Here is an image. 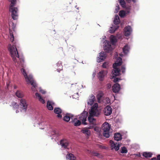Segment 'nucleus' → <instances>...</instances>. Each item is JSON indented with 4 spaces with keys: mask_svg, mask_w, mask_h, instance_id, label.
<instances>
[{
    "mask_svg": "<svg viewBox=\"0 0 160 160\" xmlns=\"http://www.w3.org/2000/svg\"><path fill=\"white\" fill-rule=\"evenodd\" d=\"M119 14L121 17H123L125 16V13L124 11H120L119 12Z\"/></svg>",
    "mask_w": 160,
    "mask_h": 160,
    "instance_id": "obj_34",
    "label": "nucleus"
},
{
    "mask_svg": "<svg viewBox=\"0 0 160 160\" xmlns=\"http://www.w3.org/2000/svg\"><path fill=\"white\" fill-rule=\"evenodd\" d=\"M107 62H105L102 65V67L103 68H106L107 67Z\"/></svg>",
    "mask_w": 160,
    "mask_h": 160,
    "instance_id": "obj_44",
    "label": "nucleus"
},
{
    "mask_svg": "<svg viewBox=\"0 0 160 160\" xmlns=\"http://www.w3.org/2000/svg\"><path fill=\"white\" fill-rule=\"evenodd\" d=\"M20 108L23 110L24 111L26 112L27 108V104L26 103V101L24 99H21L20 102Z\"/></svg>",
    "mask_w": 160,
    "mask_h": 160,
    "instance_id": "obj_6",
    "label": "nucleus"
},
{
    "mask_svg": "<svg viewBox=\"0 0 160 160\" xmlns=\"http://www.w3.org/2000/svg\"><path fill=\"white\" fill-rule=\"evenodd\" d=\"M111 29L109 30V32L111 33V31H113L114 29H113V28L112 27H111Z\"/></svg>",
    "mask_w": 160,
    "mask_h": 160,
    "instance_id": "obj_52",
    "label": "nucleus"
},
{
    "mask_svg": "<svg viewBox=\"0 0 160 160\" xmlns=\"http://www.w3.org/2000/svg\"><path fill=\"white\" fill-rule=\"evenodd\" d=\"M10 36L11 37V40L12 42L14 40V37L12 33L10 31Z\"/></svg>",
    "mask_w": 160,
    "mask_h": 160,
    "instance_id": "obj_37",
    "label": "nucleus"
},
{
    "mask_svg": "<svg viewBox=\"0 0 160 160\" xmlns=\"http://www.w3.org/2000/svg\"><path fill=\"white\" fill-rule=\"evenodd\" d=\"M12 105L14 108H17L18 107V105L17 104L16 102H12Z\"/></svg>",
    "mask_w": 160,
    "mask_h": 160,
    "instance_id": "obj_38",
    "label": "nucleus"
},
{
    "mask_svg": "<svg viewBox=\"0 0 160 160\" xmlns=\"http://www.w3.org/2000/svg\"><path fill=\"white\" fill-rule=\"evenodd\" d=\"M95 100V98L94 96L93 95H91L90 98L89 99L88 102V105L91 106L92 105Z\"/></svg>",
    "mask_w": 160,
    "mask_h": 160,
    "instance_id": "obj_19",
    "label": "nucleus"
},
{
    "mask_svg": "<svg viewBox=\"0 0 160 160\" xmlns=\"http://www.w3.org/2000/svg\"><path fill=\"white\" fill-rule=\"evenodd\" d=\"M88 120L89 123L93 125L95 124L96 119H94L93 116H89L88 118Z\"/></svg>",
    "mask_w": 160,
    "mask_h": 160,
    "instance_id": "obj_20",
    "label": "nucleus"
},
{
    "mask_svg": "<svg viewBox=\"0 0 160 160\" xmlns=\"http://www.w3.org/2000/svg\"><path fill=\"white\" fill-rule=\"evenodd\" d=\"M119 1L121 6L123 8H125L126 10H127V11L128 13H129L130 12V7H127L126 5L125 2L124 0H119Z\"/></svg>",
    "mask_w": 160,
    "mask_h": 160,
    "instance_id": "obj_15",
    "label": "nucleus"
},
{
    "mask_svg": "<svg viewBox=\"0 0 160 160\" xmlns=\"http://www.w3.org/2000/svg\"><path fill=\"white\" fill-rule=\"evenodd\" d=\"M21 71L24 76L27 83H30L31 85L34 88H35L37 86V85L33 80L32 76L31 75L28 76L25 70L23 68H22L21 69Z\"/></svg>",
    "mask_w": 160,
    "mask_h": 160,
    "instance_id": "obj_5",
    "label": "nucleus"
},
{
    "mask_svg": "<svg viewBox=\"0 0 160 160\" xmlns=\"http://www.w3.org/2000/svg\"><path fill=\"white\" fill-rule=\"evenodd\" d=\"M11 24V25H12L11 27L12 29H13V30L14 31L15 28V26L14 25V24L13 23H12Z\"/></svg>",
    "mask_w": 160,
    "mask_h": 160,
    "instance_id": "obj_43",
    "label": "nucleus"
},
{
    "mask_svg": "<svg viewBox=\"0 0 160 160\" xmlns=\"http://www.w3.org/2000/svg\"><path fill=\"white\" fill-rule=\"evenodd\" d=\"M107 85L108 86V88H110V87H111V85H110V84H108Z\"/></svg>",
    "mask_w": 160,
    "mask_h": 160,
    "instance_id": "obj_53",
    "label": "nucleus"
},
{
    "mask_svg": "<svg viewBox=\"0 0 160 160\" xmlns=\"http://www.w3.org/2000/svg\"><path fill=\"white\" fill-rule=\"evenodd\" d=\"M102 97V96H101V95H98L97 96V99H98V102H99V101H100V99H101V97Z\"/></svg>",
    "mask_w": 160,
    "mask_h": 160,
    "instance_id": "obj_45",
    "label": "nucleus"
},
{
    "mask_svg": "<svg viewBox=\"0 0 160 160\" xmlns=\"http://www.w3.org/2000/svg\"><path fill=\"white\" fill-rule=\"evenodd\" d=\"M102 128L103 132H109L110 126L108 122H105L102 125Z\"/></svg>",
    "mask_w": 160,
    "mask_h": 160,
    "instance_id": "obj_13",
    "label": "nucleus"
},
{
    "mask_svg": "<svg viewBox=\"0 0 160 160\" xmlns=\"http://www.w3.org/2000/svg\"><path fill=\"white\" fill-rule=\"evenodd\" d=\"M117 16H118V15H116V18H117Z\"/></svg>",
    "mask_w": 160,
    "mask_h": 160,
    "instance_id": "obj_57",
    "label": "nucleus"
},
{
    "mask_svg": "<svg viewBox=\"0 0 160 160\" xmlns=\"http://www.w3.org/2000/svg\"><path fill=\"white\" fill-rule=\"evenodd\" d=\"M66 158L68 160H76L75 157L72 153H69L68 154Z\"/></svg>",
    "mask_w": 160,
    "mask_h": 160,
    "instance_id": "obj_21",
    "label": "nucleus"
},
{
    "mask_svg": "<svg viewBox=\"0 0 160 160\" xmlns=\"http://www.w3.org/2000/svg\"><path fill=\"white\" fill-rule=\"evenodd\" d=\"M71 118V116L70 115V114L69 113H67L63 117V120L65 121L68 122L70 120Z\"/></svg>",
    "mask_w": 160,
    "mask_h": 160,
    "instance_id": "obj_23",
    "label": "nucleus"
},
{
    "mask_svg": "<svg viewBox=\"0 0 160 160\" xmlns=\"http://www.w3.org/2000/svg\"><path fill=\"white\" fill-rule=\"evenodd\" d=\"M152 154L150 152H144L143 153V156L146 158H151L152 156Z\"/></svg>",
    "mask_w": 160,
    "mask_h": 160,
    "instance_id": "obj_27",
    "label": "nucleus"
},
{
    "mask_svg": "<svg viewBox=\"0 0 160 160\" xmlns=\"http://www.w3.org/2000/svg\"><path fill=\"white\" fill-rule=\"evenodd\" d=\"M117 62H115L113 65V69L112 72V78H114L116 76H118L120 74V70L117 67L120 66L122 63V60L121 58L120 57L118 58Z\"/></svg>",
    "mask_w": 160,
    "mask_h": 160,
    "instance_id": "obj_4",
    "label": "nucleus"
},
{
    "mask_svg": "<svg viewBox=\"0 0 160 160\" xmlns=\"http://www.w3.org/2000/svg\"><path fill=\"white\" fill-rule=\"evenodd\" d=\"M109 132H103V136L106 138H108L109 137Z\"/></svg>",
    "mask_w": 160,
    "mask_h": 160,
    "instance_id": "obj_35",
    "label": "nucleus"
},
{
    "mask_svg": "<svg viewBox=\"0 0 160 160\" xmlns=\"http://www.w3.org/2000/svg\"><path fill=\"white\" fill-rule=\"evenodd\" d=\"M112 111L111 107L109 106H106L104 110V112L106 116H109L112 113Z\"/></svg>",
    "mask_w": 160,
    "mask_h": 160,
    "instance_id": "obj_9",
    "label": "nucleus"
},
{
    "mask_svg": "<svg viewBox=\"0 0 160 160\" xmlns=\"http://www.w3.org/2000/svg\"><path fill=\"white\" fill-rule=\"evenodd\" d=\"M128 151L126 148L125 147H123L122 148L121 150V153H126Z\"/></svg>",
    "mask_w": 160,
    "mask_h": 160,
    "instance_id": "obj_32",
    "label": "nucleus"
},
{
    "mask_svg": "<svg viewBox=\"0 0 160 160\" xmlns=\"http://www.w3.org/2000/svg\"><path fill=\"white\" fill-rule=\"evenodd\" d=\"M40 92L42 94H44L45 93V92H44V91H41Z\"/></svg>",
    "mask_w": 160,
    "mask_h": 160,
    "instance_id": "obj_54",
    "label": "nucleus"
},
{
    "mask_svg": "<svg viewBox=\"0 0 160 160\" xmlns=\"http://www.w3.org/2000/svg\"><path fill=\"white\" fill-rule=\"evenodd\" d=\"M57 66L58 67H59L60 68H58L57 69L58 70H62V63L61 62H58V63L57 64Z\"/></svg>",
    "mask_w": 160,
    "mask_h": 160,
    "instance_id": "obj_31",
    "label": "nucleus"
},
{
    "mask_svg": "<svg viewBox=\"0 0 160 160\" xmlns=\"http://www.w3.org/2000/svg\"><path fill=\"white\" fill-rule=\"evenodd\" d=\"M88 115V112L87 111H84L79 117V120H78L77 118H75L73 120L74 122V125L75 126H78L80 125L81 124V122L84 125H86L88 123L86 122V119Z\"/></svg>",
    "mask_w": 160,
    "mask_h": 160,
    "instance_id": "obj_2",
    "label": "nucleus"
},
{
    "mask_svg": "<svg viewBox=\"0 0 160 160\" xmlns=\"http://www.w3.org/2000/svg\"><path fill=\"white\" fill-rule=\"evenodd\" d=\"M118 80H119V79L118 78H116L114 79L113 82H117L118 81Z\"/></svg>",
    "mask_w": 160,
    "mask_h": 160,
    "instance_id": "obj_47",
    "label": "nucleus"
},
{
    "mask_svg": "<svg viewBox=\"0 0 160 160\" xmlns=\"http://www.w3.org/2000/svg\"><path fill=\"white\" fill-rule=\"evenodd\" d=\"M97 147L100 148H104V147L100 144H97Z\"/></svg>",
    "mask_w": 160,
    "mask_h": 160,
    "instance_id": "obj_46",
    "label": "nucleus"
},
{
    "mask_svg": "<svg viewBox=\"0 0 160 160\" xmlns=\"http://www.w3.org/2000/svg\"><path fill=\"white\" fill-rule=\"evenodd\" d=\"M104 49L105 51L107 52H110L113 48L111 46V43L108 42L104 47Z\"/></svg>",
    "mask_w": 160,
    "mask_h": 160,
    "instance_id": "obj_7",
    "label": "nucleus"
},
{
    "mask_svg": "<svg viewBox=\"0 0 160 160\" xmlns=\"http://www.w3.org/2000/svg\"><path fill=\"white\" fill-rule=\"evenodd\" d=\"M110 41L111 43H112V44H113V43L115 42L116 39L115 37L113 35H111L110 38Z\"/></svg>",
    "mask_w": 160,
    "mask_h": 160,
    "instance_id": "obj_30",
    "label": "nucleus"
},
{
    "mask_svg": "<svg viewBox=\"0 0 160 160\" xmlns=\"http://www.w3.org/2000/svg\"><path fill=\"white\" fill-rule=\"evenodd\" d=\"M119 10V6L118 5H117L116 6V7L115 12L116 13H117Z\"/></svg>",
    "mask_w": 160,
    "mask_h": 160,
    "instance_id": "obj_42",
    "label": "nucleus"
},
{
    "mask_svg": "<svg viewBox=\"0 0 160 160\" xmlns=\"http://www.w3.org/2000/svg\"><path fill=\"white\" fill-rule=\"evenodd\" d=\"M113 28V31H111V33H113L119 27L118 26H116L115 27H114Z\"/></svg>",
    "mask_w": 160,
    "mask_h": 160,
    "instance_id": "obj_40",
    "label": "nucleus"
},
{
    "mask_svg": "<svg viewBox=\"0 0 160 160\" xmlns=\"http://www.w3.org/2000/svg\"><path fill=\"white\" fill-rule=\"evenodd\" d=\"M118 18H115L114 20V23L116 25L120 23V20L119 17H118Z\"/></svg>",
    "mask_w": 160,
    "mask_h": 160,
    "instance_id": "obj_33",
    "label": "nucleus"
},
{
    "mask_svg": "<svg viewBox=\"0 0 160 160\" xmlns=\"http://www.w3.org/2000/svg\"><path fill=\"white\" fill-rule=\"evenodd\" d=\"M137 155L139 157H140V154H139L138 155V154H137Z\"/></svg>",
    "mask_w": 160,
    "mask_h": 160,
    "instance_id": "obj_56",
    "label": "nucleus"
},
{
    "mask_svg": "<svg viewBox=\"0 0 160 160\" xmlns=\"http://www.w3.org/2000/svg\"><path fill=\"white\" fill-rule=\"evenodd\" d=\"M120 88V85L118 83L114 84L112 87L113 92L115 93L118 92Z\"/></svg>",
    "mask_w": 160,
    "mask_h": 160,
    "instance_id": "obj_17",
    "label": "nucleus"
},
{
    "mask_svg": "<svg viewBox=\"0 0 160 160\" xmlns=\"http://www.w3.org/2000/svg\"><path fill=\"white\" fill-rule=\"evenodd\" d=\"M8 49L10 52L13 60L15 63L16 65L18 66H20L22 67H23L24 60L23 58H19V62H17L16 58H19L18 53L17 49L15 45H11V44L8 45Z\"/></svg>",
    "mask_w": 160,
    "mask_h": 160,
    "instance_id": "obj_1",
    "label": "nucleus"
},
{
    "mask_svg": "<svg viewBox=\"0 0 160 160\" xmlns=\"http://www.w3.org/2000/svg\"><path fill=\"white\" fill-rule=\"evenodd\" d=\"M128 2H129L131 1V0H126ZM132 1H133L134 2H135L136 1V0H132Z\"/></svg>",
    "mask_w": 160,
    "mask_h": 160,
    "instance_id": "obj_51",
    "label": "nucleus"
},
{
    "mask_svg": "<svg viewBox=\"0 0 160 160\" xmlns=\"http://www.w3.org/2000/svg\"><path fill=\"white\" fill-rule=\"evenodd\" d=\"M81 132L87 136L90 135V131L86 128H84L81 131Z\"/></svg>",
    "mask_w": 160,
    "mask_h": 160,
    "instance_id": "obj_24",
    "label": "nucleus"
},
{
    "mask_svg": "<svg viewBox=\"0 0 160 160\" xmlns=\"http://www.w3.org/2000/svg\"><path fill=\"white\" fill-rule=\"evenodd\" d=\"M158 160H160V155H158L157 156Z\"/></svg>",
    "mask_w": 160,
    "mask_h": 160,
    "instance_id": "obj_49",
    "label": "nucleus"
},
{
    "mask_svg": "<svg viewBox=\"0 0 160 160\" xmlns=\"http://www.w3.org/2000/svg\"><path fill=\"white\" fill-rule=\"evenodd\" d=\"M47 107L49 110H52L53 109V108L51 105V102L49 101H48L47 102Z\"/></svg>",
    "mask_w": 160,
    "mask_h": 160,
    "instance_id": "obj_29",
    "label": "nucleus"
},
{
    "mask_svg": "<svg viewBox=\"0 0 160 160\" xmlns=\"http://www.w3.org/2000/svg\"><path fill=\"white\" fill-rule=\"evenodd\" d=\"M113 28V31H111V33H113L119 27L118 26H116L115 27H114Z\"/></svg>",
    "mask_w": 160,
    "mask_h": 160,
    "instance_id": "obj_41",
    "label": "nucleus"
},
{
    "mask_svg": "<svg viewBox=\"0 0 160 160\" xmlns=\"http://www.w3.org/2000/svg\"><path fill=\"white\" fill-rule=\"evenodd\" d=\"M54 112L58 114L57 116L58 118H61L62 116L60 114L62 113V110L59 108H55L54 109Z\"/></svg>",
    "mask_w": 160,
    "mask_h": 160,
    "instance_id": "obj_18",
    "label": "nucleus"
},
{
    "mask_svg": "<svg viewBox=\"0 0 160 160\" xmlns=\"http://www.w3.org/2000/svg\"><path fill=\"white\" fill-rule=\"evenodd\" d=\"M107 57L106 53L104 52H101L99 53V57L97 59V61L98 62H101L104 60Z\"/></svg>",
    "mask_w": 160,
    "mask_h": 160,
    "instance_id": "obj_8",
    "label": "nucleus"
},
{
    "mask_svg": "<svg viewBox=\"0 0 160 160\" xmlns=\"http://www.w3.org/2000/svg\"><path fill=\"white\" fill-rule=\"evenodd\" d=\"M98 111V110H97V108H93V107H92L91 110L89 112V116L93 117L94 116H97L99 114Z\"/></svg>",
    "mask_w": 160,
    "mask_h": 160,
    "instance_id": "obj_14",
    "label": "nucleus"
},
{
    "mask_svg": "<svg viewBox=\"0 0 160 160\" xmlns=\"http://www.w3.org/2000/svg\"><path fill=\"white\" fill-rule=\"evenodd\" d=\"M125 65H122L121 67V69H120L122 73H124L125 71Z\"/></svg>",
    "mask_w": 160,
    "mask_h": 160,
    "instance_id": "obj_36",
    "label": "nucleus"
},
{
    "mask_svg": "<svg viewBox=\"0 0 160 160\" xmlns=\"http://www.w3.org/2000/svg\"><path fill=\"white\" fill-rule=\"evenodd\" d=\"M98 128L97 127H95L94 128V130L95 131H96L97 132H98Z\"/></svg>",
    "mask_w": 160,
    "mask_h": 160,
    "instance_id": "obj_48",
    "label": "nucleus"
},
{
    "mask_svg": "<svg viewBox=\"0 0 160 160\" xmlns=\"http://www.w3.org/2000/svg\"><path fill=\"white\" fill-rule=\"evenodd\" d=\"M10 2L11 3L9 7V11L11 13L12 18L15 20L18 19V9L17 8L14 7L16 4V0H11Z\"/></svg>",
    "mask_w": 160,
    "mask_h": 160,
    "instance_id": "obj_3",
    "label": "nucleus"
},
{
    "mask_svg": "<svg viewBox=\"0 0 160 160\" xmlns=\"http://www.w3.org/2000/svg\"><path fill=\"white\" fill-rule=\"evenodd\" d=\"M129 48L128 45H126L123 48V51L125 54H127L128 52Z\"/></svg>",
    "mask_w": 160,
    "mask_h": 160,
    "instance_id": "obj_26",
    "label": "nucleus"
},
{
    "mask_svg": "<svg viewBox=\"0 0 160 160\" xmlns=\"http://www.w3.org/2000/svg\"><path fill=\"white\" fill-rule=\"evenodd\" d=\"M35 95L36 97H38L39 101L42 103H45V100L43 99L41 96L40 95V94L36 92L35 93Z\"/></svg>",
    "mask_w": 160,
    "mask_h": 160,
    "instance_id": "obj_25",
    "label": "nucleus"
},
{
    "mask_svg": "<svg viewBox=\"0 0 160 160\" xmlns=\"http://www.w3.org/2000/svg\"><path fill=\"white\" fill-rule=\"evenodd\" d=\"M114 138L117 141L120 140L122 138V135L119 133H115L114 135Z\"/></svg>",
    "mask_w": 160,
    "mask_h": 160,
    "instance_id": "obj_22",
    "label": "nucleus"
},
{
    "mask_svg": "<svg viewBox=\"0 0 160 160\" xmlns=\"http://www.w3.org/2000/svg\"><path fill=\"white\" fill-rule=\"evenodd\" d=\"M132 32V28L129 26L126 27L124 28V34L125 36H129Z\"/></svg>",
    "mask_w": 160,
    "mask_h": 160,
    "instance_id": "obj_12",
    "label": "nucleus"
},
{
    "mask_svg": "<svg viewBox=\"0 0 160 160\" xmlns=\"http://www.w3.org/2000/svg\"><path fill=\"white\" fill-rule=\"evenodd\" d=\"M106 73H107L106 71L103 70H102L100 72L98 73V76L99 80L101 81H102Z\"/></svg>",
    "mask_w": 160,
    "mask_h": 160,
    "instance_id": "obj_16",
    "label": "nucleus"
},
{
    "mask_svg": "<svg viewBox=\"0 0 160 160\" xmlns=\"http://www.w3.org/2000/svg\"><path fill=\"white\" fill-rule=\"evenodd\" d=\"M8 1L10 2L11 0H8Z\"/></svg>",
    "mask_w": 160,
    "mask_h": 160,
    "instance_id": "obj_58",
    "label": "nucleus"
},
{
    "mask_svg": "<svg viewBox=\"0 0 160 160\" xmlns=\"http://www.w3.org/2000/svg\"><path fill=\"white\" fill-rule=\"evenodd\" d=\"M16 95L17 97L20 98H22L23 96V92L19 91H18L16 92Z\"/></svg>",
    "mask_w": 160,
    "mask_h": 160,
    "instance_id": "obj_28",
    "label": "nucleus"
},
{
    "mask_svg": "<svg viewBox=\"0 0 160 160\" xmlns=\"http://www.w3.org/2000/svg\"><path fill=\"white\" fill-rule=\"evenodd\" d=\"M152 160H158L157 158H156L155 157L151 159Z\"/></svg>",
    "mask_w": 160,
    "mask_h": 160,
    "instance_id": "obj_50",
    "label": "nucleus"
},
{
    "mask_svg": "<svg viewBox=\"0 0 160 160\" xmlns=\"http://www.w3.org/2000/svg\"><path fill=\"white\" fill-rule=\"evenodd\" d=\"M91 153L92 155H93L94 156H97L98 157H99L100 154L98 153L93 152H92Z\"/></svg>",
    "mask_w": 160,
    "mask_h": 160,
    "instance_id": "obj_39",
    "label": "nucleus"
},
{
    "mask_svg": "<svg viewBox=\"0 0 160 160\" xmlns=\"http://www.w3.org/2000/svg\"><path fill=\"white\" fill-rule=\"evenodd\" d=\"M60 143L62 148H66L68 145L69 142L68 140L64 138L60 140Z\"/></svg>",
    "mask_w": 160,
    "mask_h": 160,
    "instance_id": "obj_11",
    "label": "nucleus"
},
{
    "mask_svg": "<svg viewBox=\"0 0 160 160\" xmlns=\"http://www.w3.org/2000/svg\"><path fill=\"white\" fill-rule=\"evenodd\" d=\"M109 142L111 144L112 150L115 149L116 151H117L119 149L120 145L119 144H117V143H115L112 140H110Z\"/></svg>",
    "mask_w": 160,
    "mask_h": 160,
    "instance_id": "obj_10",
    "label": "nucleus"
},
{
    "mask_svg": "<svg viewBox=\"0 0 160 160\" xmlns=\"http://www.w3.org/2000/svg\"><path fill=\"white\" fill-rule=\"evenodd\" d=\"M14 89H16V88H17V86H15V85L14 86Z\"/></svg>",
    "mask_w": 160,
    "mask_h": 160,
    "instance_id": "obj_55",
    "label": "nucleus"
}]
</instances>
